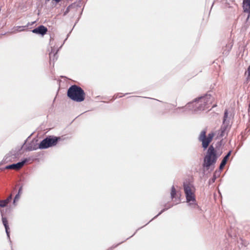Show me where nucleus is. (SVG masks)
Instances as JSON below:
<instances>
[{"instance_id":"nucleus-1","label":"nucleus","mask_w":250,"mask_h":250,"mask_svg":"<svg viewBox=\"0 0 250 250\" xmlns=\"http://www.w3.org/2000/svg\"><path fill=\"white\" fill-rule=\"evenodd\" d=\"M213 100V98L210 94H206L203 97L196 99L192 102L188 103L185 107L179 109L193 110L195 112L203 111L210 107Z\"/></svg>"},{"instance_id":"nucleus-2","label":"nucleus","mask_w":250,"mask_h":250,"mask_svg":"<svg viewBox=\"0 0 250 250\" xmlns=\"http://www.w3.org/2000/svg\"><path fill=\"white\" fill-rule=\"evenodd\" d=\"M213 100V98L210 94H206L203 97L196 99L192 102L188 103L185 107L179 109L193 110L195 112L203 111L210 107Z\"/></svg>"},{"instance_id":"nucleus-3","label":"nucleus","mask_w":250,"mask_h":250,"mask_svg":"<svg viewBox=\"0 0 250 250\" xmlns=\"http://www.w3.org/2000/svg\"><path fill=\"white\" fill-rule=\"evenodd\" d=\"M183 188L188 206L191 208H195L197 206V204L194 194L193 186L190 183H184Z\"/></svg>"},{"instance_id":"nucleus-4","label":"nucleus","mask_w":250,"mask_h":250,"mask_svg":"<svg viewBox=\"0 0 250 250\" xmlns=\"http://www.w3.org/2000/svg\"><path fill=\"white\" fill-rule=\"evenodd\" d=\"M67 96L72 100L77 102H81L85 99L84 91L76 85H72L68 88Z\"/></svg>"},{"instance_id":"nucleus-5","label":"nucleus","mask_w":250,"mask_h":250,"mask_svg":"<svg viewBox=\"0 0 250 250\" xmlns=\"http://www.w3.org/2000/svg\"><path fill=\"white\" fill-rule=\"evenodd\" d=\"M218 157L214 147L210 146L204 157L203 167L208 169L210 166L215 164Z\"/></svg>"},{"instance_id":"nucleus-6","label":"nucleus","mask_w":250,"mask_h":250,"mask_svg":"<svg viewBox=\"0 0 250 250\" xmlns=\"http://www.w3.org/2000/svg\"><path fill=\"white\" fill-rule=\"evenodd\" d=\"M230 118L228 117V110L226 109L224 113L223 121L220 129L218 131L217 137L223 138L227 135L231 127Z\"/></svg>"},{"instance_id":"nucleus-7","label":"nucleus","mask_w":250,"mask_h":250,"mask_svg":"<svg viewBox=\"0 0 250 250\" xmlns=\"http://www.w3.org/2000/svg\"><path fill=\"white\" fill-rule=\"evenodd\" d=\"M198 140L200 142H202V147L204 149H206L209 143L211 142L207 138L206 136V131L205 130H203L201 132Z\"/></svg>"},{"instance_id":"nucleus-8","label":"nucleus","mask_w":250,"mask_h":250,"mask_svg":"<svg viewBox=\"0 0 250 250\" xmlns=\"http://www.w3.org/2000/svg\"><path fill=\"white\" fill-rule=\"evenodd\" d=\"M28 161L27 159H25L23 161L20 162H18L16 164H13L9 166H6L7 169H13L15 170H19L21 168L24 164Z\"/></svg>"},{"instance_id":"nucleus-9","label":"nucleus","mask_w":250,"mask_h":250,"mask_svg":"<svg viewBox=\"0 0 250 250\" xmlns=\"http://www.w3.org/2000/svg\"><path fill=\"white\" fill-rule=\"evenodd\" d=\"M47 31V28L44 26L43 25H40L32 30V32L33 33L40 34L42 36L45 35Z\"/></svg>"},{"instance_id":"nucleus-10","label":"nucleus","mask_w":250,"mask_h":250,"mask_svg":"<svg viewBox=\"0 0 250 250\" xmlns=\"http://www.w3.org/2000/svg\"><path fill=\"white\" fill-rule=\"evenodd\" d=\"M2 223H3L4 226V228L5 229V231H6L7 237L10 240V231L9 230V226H8V221L5 217H3L2 215Z\"/></svg>"},{"instance_id":"nucleus-11","label":"nucleus","mask_w":250,"mask_h":250,"mask_svg":"<svg viewBox=\"0 0 250 250\" xmlns=\"http://www.w3.org/2000/svg\"><path fill=\"white\" fill-rule=\"evenodd\" d=\"M47 146H48V147L55 146L56 145L57 142H58V138L56 137H47Z\"/></svg>"},{"instance_id":"nucleus-12","label":"nucleus","mask_w":250,"mask_h":250,"mask_svg":"<svg viewBox=\"0 0 250 250\" xmlns=\"http://www.w3.org/2000/svg\"><path fill=\"white\" fill-rule=\"evenodd\" d=\"M243 4L244 11L250 14V0H244Z\"/></svg>"},{"instance_id":"nucleus-13","label":"nucleus","mask_w":250,"mask_h":250,"mask_svg":"<svg viewBox=\"0 0 250 250\" xmlns=\"http://www.w3.org/2000/svg\"><path fill=\"white\" fill-rule=\"evenodd\" d=\"M47 138L43 139L40 144L39 148L40 149H45L48 147V146H47Z\"/></svg>"},{"instance_id":"nucleus-14","label":"nucleus","mask_w":250,"mask_h":250,"mask_svg":"<svg viewBox=\"0 0 250 250\" xmlns=\"http://www.w3.org/2000/svg\"><path fill=\"white\" fill-rule=\"evenodd\" d=\"M49 58L50 61H55V60H56L58 58L57 51L55 53H54L52 51L51 53H50Z\"/></svg>"},{"instance_id":"nucleus-15","label":"nucleus","mask_w":250,"mask_h":250,"mask_svg":"<svg viewBox=\"0 0 250 250\" xmlns=\"http://www.w3.org/2000/svg\"><path fill=\"white\" fill-rule=\"evenodd\" d=\"M229 158H227V156H225L224 157V158L223 159L220 165V167H219V169H222L223 168V167H225V166L226 165L227 162V161L228 160Z\"/></svg>"},{"instance_id":"nucleus-16","label":"nucleus","mask_w":250,"mask_h":250,"mask_svg":"<svg viewBox=\"0 0 250 250\" xmlns=\"http://www.w3.org/2000/svg\"><path fill=\"white\" fill-rule=\"evenodd\" d=\"M170 194H171V197L172 199H173L175 197V195H176V190L173 186L171 188V191Z\"/></svg>"},{"instance_id":"nucleus-17","label":"nucleus","mask_w":250,"mask_h":250,"mask_svg":"<svg viewBox=\"0 0 250 250\" xmlns=\"http://www.w3.org/2000/svg\"><path fill=\"white\" fill-rule=\"evenodd\" d=\"M7 204L4 200H0V207L3 208L6 206Z\"/></svg>"},{"instance_id":"nucleus-18","label":"nucleus","mask_w":250,"mask_h":250,"mask_svg":"<svg viewBox=\"0 0 250 250\" xmlns=\"http://www.w3.org/2000/svg\"><path fill=\"white\" fill-rule=\"evenodd\" d=\"M213 137H214V133H210L208 134V135L207 137L208 140H209L210 141H211Z\"/></svg>"},{"instance_id":"nucleus-19","label":"nucleus","mask_w":250,"mask_h":250,"mask_svg":"<svg viewBox=\"0 0 250 250\" xmlns=\"http://www.w3.org/2000/svg\"><path fill=\"white\" fill-rule=\"evenodd\" d=\"M171 206H169L167 207H166L165 208H164L163 209H162L161 212L158 214H157L154 218H156L158 216H159L160 214H161L162 212H163L165 210L167 209L168 208H170Z\"/></svg>"},{"instance_id":"nucleus-20","label":"nucleus","mask_w":250,"mask_h":250,"mask_svg":"<svg viewBox=\"0 0 250 250\" xmlns=\"http://www.w3.org/2000/svg\"><path fill=\"white\" fill-rule=\"evenodd\" d=\"M12 199V195H10L6 199L4 200L6 203L8 204Z\"/></svg>"},{"instance_id":"nucleus-21","label":"nucleus","mask_w":250,"mask_h":250,"mask_svg":"<svg viewBox=\"0 0 250 250\" xmlns=\"http://www.w3.org/2000/svg\"><path fill=\"white\" fill-rule=\"evenodd\" d=\"M25 27V26H19L18 27V28H19L18 30L19 31H22V30H23L24 29Z\"/></svg>"},{"instance_id":"nucleus-22","label":"nucleus","mask_w":250,"mask_h":250,"mask_svg":"<svg viewBox=\"0 0 250 250\" xmlns=\"http://www.w3.org/2000/svg\"><path fill=\"white\" fill-rule=\"evenodd\" d=\"M19 198V194H18L15 197V198L14 200V202H15L16 200H18Z\"/></svg>"},{"instance_id":"nucleus-23","label":"nucleus","mask_w":250,"mask_h":250,"mask_svg":"<svg viewBox=\"0 0 250 250\" xmlns=\"http://www.w3.org/2000/svg\"><path fill=\"white\" fill-rule=\"evenodd\" d=\"M248 77L250 78V65L248 67Z\"/></svg>"},{"instance_id":"nucleus-24","label":"nucleus","mask_w":250,"mask_h":250,"mask_svg":"<svg viewBox=\"0 0 250 250\" xmlns=\"http://www.w3.org/2000/svg\"><path fill=\"white\" fill-rule=\"evenodd\" d=\"M36 148H34V147L32 148V147L27 148V150L29 151H31V150H36Z\"/></svg>"},{"instance_id":"nucleus-25","label":"nucleus","mask_w":250,"mask_h":250,"mask_svg":"<svg viewBox=\"0 0 250 250\" xmlns=\"http://www.w3.org/2000/svg\"><path fill=\"white\" fill-rule=\"evenodd\" d=\"M231 151H229L225 156H227V158H229L231 154Z\"/></svg>"},{"instance_id":"nucleus-26","label":"nucleus","mask_w":250,"mask_h":250,"mask_svg":"<svg viewBox=\"0 0 250 250\" xmlns=\"http://www.w3.org/2000/svg\"><path fill=\"white\" fill-rule=\"evenodd\" d=\"M216 178L215 175H214V176H213V178H212V182H214L215 181Z\"/></svg>"},{"instance_id":"nucleus-27","label":"nucleus","mask_w":250,"mask_h":250,"mask_svg":"<svg viewBox=\"0 0 250 250\" xmlns=\"http://www.w3.org/2000/svg\"><path fill=\"white\" fill-rule=\"evenodd\" d=\"M21 190H22V187H21L19 190V193H18L19 194L21 192Z\"/></svg>"},{"instance_id":"nucleus-28","label":"nucleus","mask_w":250,"mask_h":250,"mask_svg":"<svg viewBox=\"0 0 250 250\" xmlns=\"http://www.w3.org/2000/svg\"><path fill=\"white\" fill-rule=\"evenodd\" d=\"M55 1H56V2H59L61 0H54Z\"/></svg>"},{"instance_id":"nucleus-29","label":"nucleus","mask_w":250,"mask_h":250,"mask_svg":"<svg viewBox=\"0 0 250 250\" xmlns=\"http://www.w3.org/2000/svg\"><path fill=\"white\" fill-rule=\"evenodd\" d=\"M111 250V249H108V250Z\"/></svg>"}]
</instances>
